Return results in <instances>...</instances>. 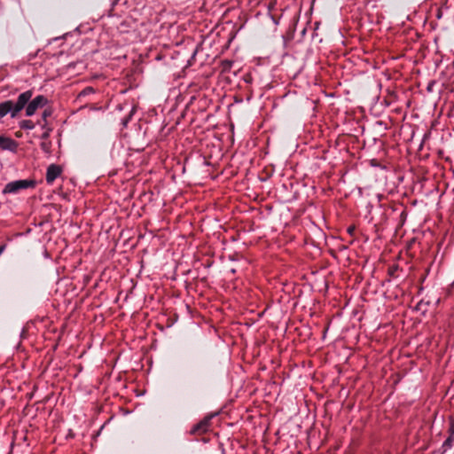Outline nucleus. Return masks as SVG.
<instances>
[{"instance_id":"1","label":"nucleus","mask_w":454,"mask_h":454,"mask_svg":"<svg viewBox=\"0 0 454 454\" xmlns=\"http://www.w3.org/2000/svg\"><path fill=\"white\" fill-rule=\"evenodd\" d=\"M32 96L33 91L29 90L20 94L16 102L6 100L0 103V118L5 116L7 114H10L12 118H15L25 107Z\"/></svg>"},{"instance_id":"4","label":"nucleus","mask_w":454,"mask_h":454,"mask_svg":"<svg viewBox=\"0 0 454 454\" xmlns=\"http://www.w3.org/2000/svg\"><path fill=\"white\" fill-rule=\"evenodd\" d=\"M210 417H207L194 425L191 429V434L200 435L207 432L210 427Z\"/></svg>"},{"instance_id":"14","label":"nucleus","mask_w":454,"mask_h":454,"mask_svg":"<svg viewBox=\"0 0 454 454\" xmlns=\"http://www.w3.org/2000/svg\"><path fill=\"white\" fill-rule=\"evenodd\" d=\"M51 131V129H46V130L42 134L41 138L43 140H48Z\"/></svg>"},{"instance_id":"6","label":"nucleus","mask_w":454,"mask_h":454,"mask_svg":"<svg viewBox=\"0 0 454 454\" xmlns=\"http://www.w3.org/2000/svg\"><path fill=\"white\" fill-rule=\"evenodd\" d=\"M0 148L3 150L15 152L18 148V143L10 137L0 136Z\"/></svg>"},{"instance_id":"17","label":"nucleus","mask_w":454,"mask_h":454,"mask_svg":"<svg viewBox=\"0 0 454 454\" xmlns=\"http://www.w3.org/2000/svg\"><path fill=\"white\" fill-rule=\"evenodd\" d=\"M348 231V233L352 234V232L354 231V227H349Z\"/></svg>"},{"instance_id":"5","label":"nucleus","mask_w":454,"mask_h":454,"mask_svg":"<svg viewBox=\"0 0 454 454\" xmlns=\"http://www.w3.org/2000/svg\"><path fill=\"white\" fill-rule=\"evenodd\" d=\"M62 168L60 166L56 164H51L47 168L45 176L47 184H51L56 180V178L60 176Z\"/></svg>"},{"instance_id":"3","label":"nucleus","mask_w":454,"mask_h":454,"mask_svg":"<svg viewBox=\"0 0 454 454\" xmlns=\"http://www.w3.org/2000/svg\"><path fill=\"white\" fill-rule=\"evenodd\" d=\"M48 99L43 96L38 95L33 99H29V101L27 103L26 106V115L27 116H32L35 114V112L38 109L43 108L47 104Z\"/></svg>"},{"instance_id":"11","label":"nucleus","mask_w":454,"mask_h":454,"mask_svg":"<svg viewBox=\"0 0 454 454\" xmlns=\"http://www.w3.org/2000/svg\"><path fill=\"white\" fill-rule=\"evenodd\" d=\"M52 114L51 110L50 108L44 109L43 114H42V121L43 122H47V118L51 116Z\"/></svg>"},{"instance_id":"8","label":"nucleus","mask_w":454,"mask_h":454,"mask_svg":"<svg viewBox=\"0 0 454 454\" xmlns=\"http://www.w3.org/2000/svg\"><path fill=\"white\" fill-rule=\"evenodd\" d=\"M40 147L44 153H51V142L50 140H43L40 144Z\"/></svg>"},{"instance_id":"16","label":"nucleus","mask_w":454,"mask_h":454,"mask_svg":"<svg viewBox=\"0 0 454 454\" xmlns=\"http://www.w3.org/2000/svg\"><path fill=\"white\" fill-rule=\"evenodd\" d=\"M231 66V62H230V61H226V62L224 63V69H226L227 67H230Z\"/></svg>"},{"instance_id":"18","label":"nucleus","mask_w":454,"mask_h":454,"mask_svg":"<svg viewBox=\"0 0 454 454\" xmlns=\"http://www.w3.org/2000/svg\"><path fill=\"white\" fill-rule=\"evenodd\" d=\"M46 126H47V122H43V124L42 125V128L46 130V129H48Z\"/></svg>"},{"instance_id":"7","label":"nucleus","mask_w":454,"mask_h":454,"mask_svg":"<svg viewBox=\"0 0 454 454\" xmlns=\"http://www.w3.org/2000/svg\"><path fill=\"white\" fill-rule=\"evenodd\" d=\"M35 124L30 120H23L20 122V127L23 129H33Z\"/></svg>"},{"instance_id":"10","label":"nucleus","mask_w":454,"mask_h":454,"mask_svg":"<svg viewBox=\"0 0 454 454\" xmlns=\"http://www.w3.org/2000/svg\"><path fill=\"white\" fill-rule=\"evenodd\" d=\"M94 92H95V90L92 87H86L78 94V98H84V97L90 95Z\"/></svg>"},{"instance_id":"12","label":"nucleus","mask_w":454,"mask_h":454,"mask_svg":"<svg viewBox=\"0 0 454 454\" xmlns=\"http://www.w3.org/2000/svg\"><path fill=\"white\" fill-rule=\"evenodd\" d=\"M398 270V266L394 265L388 269V274L391 277H395V272Z\"/></svg>"},{"instance_id":"2","label":"nucleus","mask_w":454,"mask_h":454,"mask_svg":"<svg viewBox=\"0 0 454 454\" xmlns=\"http://www.w3.org/2000/svg\"><path fill=\"white\" fill-rule=\"evenodd\" d=\"M36 184L34 179L15 180L5 184L3 192L17 194L22 190L35 188Z\"/></svg>"},{"instance_id":"15","label":"nucleus","mask_w":454,"mask_h":454,"mask_svg":"<svg viewBox=\"0 0 454 454\" xmlns=\"http://www.w3.org/2000/svg\"><path fill=\"white\" fill-rule=\"evenodd\" d=\"M449 432H450V434L454 436V421H451Z\"/></svg>"},{"instance_id":"9","label":"nucleus","mask_w":454,"mask_h":454,"mask_svg":"<svg viewBox=\"0 0 454 454\" xmlns=\"http://www.w3.org/2000/svg\"><path fill=\"white\" fill-rule=\"evenodd\" d=\"M454 442V436L450 434V436L443 442L442 448L444 450H447L448 449L451 448Z\"/></svg>"},{"instance_id":"13","label":"nucleus","mask_w":454,"mask_h":454,"mask_svg":"<svg viewBox=\"0 0 454 454\" xmlns=\"http://www.w3.org/2000/svg\"><path fill=\"white\" fill-rule=\"evenodd\" d=\"M136 109L135 108H132V110L130 111L129 114L123 120V125L126 126L127 123L130 121L133 114L135 113Z\"/></svg>"},{"instance_id":"19","label":"nucleus","mask_w":454,"mask_h":454,"mask_svg":"<svg viewBox=\"0 0 454 454\" xmlns=\"http://www.w3.org/2000/svg\"><path fill=\"white\" fill-rule=\"evenodd\" d=\"M22 136V133L20 131L17 132L16 133V137H20Z\"/></svg>"}]
</instances>
